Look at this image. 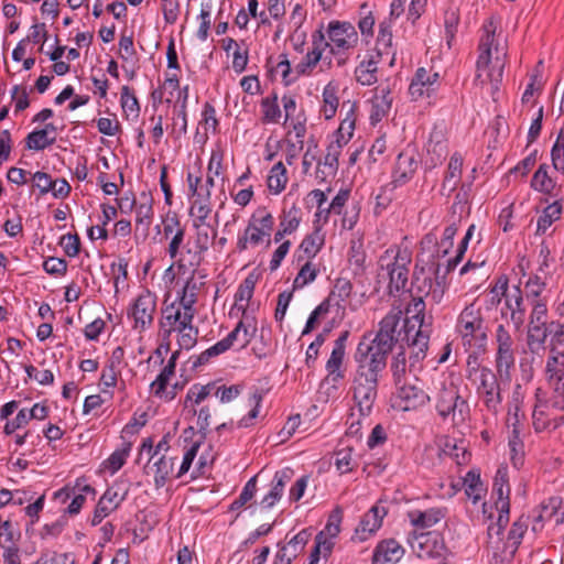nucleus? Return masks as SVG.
<instances>
[{
	"mask_svg": "<svg viewBox=\"0 0 564 564\" xmlns=\"http://www.w3.org/2000/svg\"><path fill=\"white\" fill-rule=\"evenodd\" d=\"M436 239L433 236H424L420 243L413 270L412 288L410 290L412 301L406 306L403 338L410 350V369L426 357L429 348L431 325L425 324L424 297L432 304H440L447 290L445 276L441 275V264L434 262L433 249Z\"/></svg>",
	"mask_w": 564,
	"mask_h": 564,
	"instance_id": "f257e3e1",
	"label": "nucleus"
},
{
	"mask_svg": "<svg viewBox=\"0 0 564 564\" xmlns=\"http://www.w3.org/2000/svg\"><path fill=\"white\" fill-rule=\"evenodd\" d=\"M432 399L435 410L443 421L449 417L454 423L464 421L468 414L469 406L459 394L458 387L444 375H436L432 378Z\"/></svg>",
	"mask_w": 564,
	"mask_h": 564,
	"instance_id": "f03ea898",
	"label": "nucleus"
},
{
	"mask_svg": "<svg viewBox=\"0 0 564 564\" xmlns=\"http://www.w3.org/2000/svg\"><path fill=\"white\" fill-rule=\"evenodd\" d=\"M466 373L486 409L497 413L502 403L501 388L508 383L501 381L496 370L478 365L476 357L471 361V356L468 357Z\"/></svg>",
	"mask_w": 564,
	"mask_h": 564,
	"instance_id": "7ed1b4c3",
	"label": "nucleus"
},
{
	"mask_svg": "<svg viewBox=\"0 0 564 564\" xmlns=\"http://www.w3.org/2000/svg\"><path fill=\"white\" fill-rule=\"evenodd\" d=\"M485 35L481 37L479 43V56L477 59V76L476 79L481 84L489 83L491 85V93L495 94L499 89V84L502 80L505 62L498 55L492 61V48L498 51L495 44V31L496 28L494 22L485 24Z\"/></svg>",
	"mask_w": 564,
	"mask_h": 564,
	"instance_id": "20e7f679",
	"label": "nucleus"
},
{
	"mask_svg": "<svg viewBox=\"0 0 564 564\" xmlns=\"http://www.w3.org/2000/svg\"><path fill=\"white\" fill-rule=\"evenodd\" d=\"M455 328L464 346L474 349L475 352L485 351L488 341V326L479 306L475 303L465 306L457 317Z\"/></svg>",
	"mask_w": 564,
	"mask_h": 564,
	"instance_id": "39448f33",
	"label": "nucleus"
},
{
	"mask_svg": "<svg viewBox=\"0 0 564 564\" xmlns=\"http://www.w3.org/2000/svg\"><path fill=\"white\" fill-rule=\"evenodd\" d=\"M324 33L330 57L334 56L338 66H344L359 42L356 28L350 22L333 20Z\"/></svg>",
	"mask_w": 564,
	"mask_h": 564,
	"instance_id": "423d86ee",
	"label": "nucleus"
},
{
	"mask_svg": "<svg viewBox=\"0 0 564 564\" xmlns=\"http://www.w3.org/2000/svg\"><path fill=\"white\" fill-rule=\"evenodd\" d=\"M492 495L497 497L495 507L498 519L495 524L488 527L489 544H498L502 530L509 522L510 513V486L507 467H499L496 471L492 485Z\"/></svg>",
	"mask_w": 564,
	"mask_h": 564,
	"instance_id": "0eeeda50",
	"label": "nucleus"
},
{
	"mask_svg": "<svg viewBox=\"0 0 564 564\" xmlns=\"http://www.w3.org/2000/svg\"><path fill=\"white\" fill-rule=\"evenodd\" d=\"M495 369L503 383H510L512 380V370L516 366V341L503 325L499 324L494 334Z\"/></svg>",
	"mask_w": 564,
	"mask_h": 564,
	"instance_id": "6e6552de",
	"label": "nucleus"
},
{
	"mask_svg": "<svg viewBox=\"0 0 564 564\" xmlns=\"http://www.w3.org/2000/svg\"><path fill=\"white\" fill-rule=\"evenodd\" d=\"M379 268L386 271L389 276V292L403 291L409 280V264L411 257L406 250H395L393 248L387 249L379 258Z\"/></svg>",
	"mask_w": 564,
	"mask_h": 564,
	"instance_id": "1a4fd4ad",
	"label": "nucleus"
},
{
	"mask_svg": "<svg viewBox=\"0 0 564 564\" xmlns=\"http://www.w3.org/2000/svg\"><path fill=\"white\" fill-rule=\"evenodd\" d=\"M274 226V218L264 208L258 209L250 218L243 234L239 235L237 249L241 252L248 249V245L257 246L267 238V248L270 247L271 231Z\"/></svg>",
	"mask_w": 564,
	"mask_h": 564,
	"instance_id": "9d476101",
	"label": "nucleus"
},
{
	"mask_svg": "<svg viewBox=\"0 0 564 564\" xmlns=\"http://www.w3.org/2000/svg\"><path fill=\"white\" fill-rule=\"evenodd\" d=\"M311 39L312 47L308 50L302 61L294 67L296 77L310 76L319 63L322 70L329 69L332 67L333 59L330 55H324L325 51L327 50V44H325V33L323 25H321L319 29L312 33Z\"/></svg>",
	"mask_w": 564,
	"mask_h": 564,
	"instance_id": "9b49d317",
	"label": "nucleus"
},
{
	"mask_svg": "<svg viewBox=\"0 0 564 564\" xmlns=\"http://www.w3.org/2000/svg\"><path fill=\"white\" fill-rule=\"evenodd\" d=\"M388 354L379 350L366 340V336L357 346L355 360L357 362L356 375L379 379V375L387 366Z\"/></svg>",
	"mask_w": 564,
	"mask_h": 564,
	"instance_id": "f8f14e48",
	"label": "nucleus"
},
{
	"mask_svg": "<svg viewBox=\"0 0 564 564\" xmlns=\"http://www.w3.org/2000/svg\"><path fill=\"white\" fill-rule=\"evenodd\" d=\"M156 311V296L150 291L141 293L128 310V317L133 319V328L142 333L148 329Z\"/></svg>",
	"mask_w": 564,
	"mask_h": 564,
	"instance_id": "ddd939ff",
	"label": "nucleus"
},
{
	"mask_svg": "<svg viewBox=\"0 0 564 564\" xmlns=\"http://www.w3.org/2000/svg\"><path fill=\"white\" fill-rule=\"evenodd\" d=\"M379 379L356 375L352 383V397L361 416H368L378 394Z\"/></svg>",
	"mask_w": 564,
	"mask_h": 564,
	"instance_id": "4468645a",
	"label": "nucleus"
},
{
	"mask_svg": "<svg viewBox=\"0 0 564 564\" xmlns=\"http://www.w3.org/2000/svg\"><path fill=\"white\" fill-rule=\"evenodd\" d=\"M398 406L402 411H415L427 405L432 397L416 382L403 381L395 384Z\"/></svg>",
	"mask_w": 564,
	"mask_h": 564,
	"instance_id": "2eb2a0df",
	"label": "nucleus"
},
{
	"mask_svg": "<svg viewBox=\"0 0 564 564\" xmlns=\"http://www.w3.org/2000/svg\"><path fill=\"white\" fill-rule=\"evenodd\" d=\"M195 314L196 308L182 306L180 302L175 301L163 308L160 326L164 330V334L170 336L173 330L178 328L184 329L193 323Z\"/></svg>",
	"mask_w": 564,
	"mask_h": 564,
	"instance_id": "dca6fc26",
	"label": "nucleus"
},
{
	"mask_svg": "<svg viewBox=\"0 0 564 564\" xmlns=\"http://www.w3.org/2000/svg\"><path fill=\"white\" fill-rule=\"evenodd\" d=\"M349 335V330L340 333L338 338L334 341L333 350L325 365L327 376L324 379V382H332L334 388H336V384L345 378V369L343 366L346 355V343Z\"/></svg>",
	"mask_w": 564,
	"mask_h": 564,
	"instance_id": "f3484780",
	"label": "nucleus"
},
{
	"mask_svg": "<svg viewBox=\"0 0 564 564\" xmlns=\"http://www.w3.org/2000/svg\"><path fill=\"white\" fill-rule=\"evenodd\" d=\"M440 86V75L437 72L419 67L411 79L409 94L411 99L416 101L424 97L433 95Z\"/></svg>",
	"mask_w": 564,
	"mask_h": 564,
	"instance_id": "a211bd4d",
	"label": "nucleus"
},
{
	"mask_svg": "<svg viewBox=\"0 0 564 564\" xmlns=\"http://www.w3.org/2000/svg\"><path fill=\"white\" fill-rule=\"evenodd\" d=\"M387 516L384 507L372 506L360 519L359 524L355 529L354 538L359 542L367 541L382 525V520Z\"/></svg>",
	"mask_w": 564,
	"mask_h": 564,
	"instance_id": "6ab92c4d",
	"label": "nucleus"
},
{
	"mask_svg": "<svg viewBox=\"0 0 564 564\" xmlns=\"http://www.w3.org/2000/svg\"><path fill=\"white\" fill-rule=\"evenodd\" d=\"M193 227L196 229L194 250L187 249L186 256H188L189 267H198L202 261V256L208 250L212 240L216 237L217 231L214 230L213 235H209V226L207 223L198 224L196 218L193 219Z\"/></svg>",
	"mask_w": 564,
	"mask_h": 564,
	"instance_id": "aec40b11",
	"label": "nucleus"
},
{
	"mask_svg": "<svg viewBox=\"0 0 564 564\" xmlns=\"http://www.w3.org/2000/svg\"><path fill=\"white\" fill-rule=\"evenodd\" d=\"M419 167V162L413 151L405 150L401 152L395 162V166L392 172V184L402 186L406 184L414 176Z\"/></svg>",
	"mask_w": 564,
	"mask_h": 564,
	"instance_id": "412c9836",
	"label": "nucleus"
},
{
	"mask_svg": "<svg viewBox=\"0 0 564 564\" xmlns=\"http://www.w3.org/2000/svg\"><path fill=\"white\" fill-rule=\"evenodd\" d=\"M404 553V547L394 539L380 541L373 550L372 564H397Z\"/></svg>",
	"mask_w": 564,
	"mask_h": 564,
	"instance_id": "4be33fe9",
	"label": "nucleus"
},
{
	"mask_svg": "<svg viewBox=\"0 0 564 564\" xmlns=\"http://www.w3.org/2000/svg\"><path fill=\"white\" fill-rule=\"evenodd\" d=\"M292 475L293 471L290 468L278 470L274 474L269 492L260 501L262 508L270 509L282 498Z\"/></svg>",
	"mask_w": 564,
	"mask_h": 564,
	"instance_id": "5701e85b",
	"label": "nucleus"
},
{
	"mask_svg": "<svg viewBox=\"0 0 564 564\" xmlns=\"http://www.w3.org/2000/svg\"><path fill=\"white\" fill-rule=\"evenodd\" d=\"M391 88L389 85H379L373 90V97L371 99V112L370 119L372 122H379L384 118L392 106Z\"/></svg>",
	"mask_w": 564,
	"mask_h": 564,
	"instance_id": "b1692460",
	"label": "nucleus"
},
{
	"mask_svg": "<svg viewBox=\"0 0 564 564\" xmlns=\"http://www.w3.org/2000/svg\"><path fill=\"white\" fill-rule=\"evenodd\" d=\"M123 500L124 496L119 497L116 490L108 488L100 497L95 508L91 525H98L111 511L117 509Z\"/></svg>",
	"mask_w": 564,
	"mask_h": 564,
	"instance_id": "393cba45",
	"label": "nucleus"
},
{
	"mask_svg": "<svg viewBox=\"0 0 564 564\" xmlns=\"http://www.w3.org/2000/svg\"><path fill=\"white\" fill-rule=\"evenodd\" d=\"M192 205L189 208V215L196 218L198 224H203L209 217L212 206V192L199 186L198 193L192 197Z\"/></svg>",
	"mask_w": 564,
	"mask_h": 564,
	"instance_id": "a878e982",
	"label": "nucleus"
},
{
	"mask_svg": "<svg viewBox=\"0 0 564 564\" xmlns=\"http://www.w3.org/2000/svg\"><path fill=\"white\" fill-rule=\"evenodd\" d=\"M153 220V198L149 193L142 192L135 206V227L148 234Z\"/></svg>",
	"mask_w": 564,
	"mask_h": 564,
	"instance_id": "bb28decb",
	"label": "nucleus"
},
{
	"mask_svg": "<svg viewBox=\"0 0 564 564\" xmlns=\"http://www.w3.org/2000/svg\"><path fill=\"white\" fill-rule=\"evenodd\" d=\"M528 529V521L522 518L514 521L511 525L510 531L508 532L507 541L503 543L501 552L505 557L512 558L516 554L519 545L522 542L524 533Z\"/></svg>",
	"mask_w": 564,
	"mask_h": 564,
	"instance_id": "cd10ccee",
	"label": "nucleus"
},
{
	"mask_svg": "<svg viewBox=\"0 0 564 564\" xmlns=\"http://www.w3.org/2000/svg\"><path fill=\"white\" fill-rule=\"evenodd\" d=\"M408 516L411 524L416 529H429L445 517V510L442 508H431L424 511L412 510Z\"/></svg>",
	"mask_w": 564,
	"mask_h": 564,
	"instance_id": "c85d7f7f",
	"label": "nucleus"
},
{
	"mask_svg": "<svg viewBox=\"0 0 564 564\" xmlns=\"http://www.w3.org/2000/svg\"><path fill=\"white\" fill-rule=\"evenodd\" d=\"M463 156L460 153L455 152L448 162V166L442 183V192L451 194L454 192L460 181L463 171Z\"/></svg>",
	"mask_w": 564,
	"mask_h": 564,
	"instance_id": "c756f323",
	"label": "nucleus"
},
{
	"mask_svg": "<svg viewBox=\"0 0 564 564\" xmlns=\"http://www.w3.org/2000/svg\"><path fill=\"white\" fill-rule=\"evenodd\" d=\"M506 307L510 311V319L513 326L519 329L525 321V306L521 290L518 286L507 295Z\"/></svg>",
	"mask_w": 564,
	"mask_h": 564,
	"instance_id": "7c9ffc66",
	"label": "nucleus"
},
{
	"mask_svg": "<svg viewBox=\"0 0 564 564\" xmlns=\"http://www.w3.org/2000/svg\"><path fill=\"white\" fill-rule=\"evenodd\" d=\"M380 56L371 54L368 59H364L355 69L356 80L362 86H371L377 83L378 64Z\"/></svg>",
	"mask_w": 564,
	"mask_h": 564,
	"instance_id": "2f4dec72",
	"label": "nucleus"
},
{
	"mask_svg": "<svg viewBox=\"0 0 564 564\" xmlns=\"http://www.w3.org/2000/svg\"><path fill=\"white\" fill-rule=\"evenodd\" d=\"M465 495L474 505L478 503L485 496L487 488L480 479V474L469 470L463 479Z\"/></svg>",
	"mask_w": 564,
	"mask_h": 564,
	"instance_id": "473e14b6",
	"label": "nucleus"
},
{
	"mask_svg": "<svg viewBox=\"0 0 564 564\" xmlns=\"http://www.w3.org/2000/svg\"><path fill=\"white\" fill-rule=\"evenodd\" d=\"M545 376L549 384L563 381L564 378V355L556 349L551 350L545 365Z\"/></svg>",
	"mask_w": 564,
	"mask_h": 564,
	"instance_id": "72a5a7b5",
	"label": "nucleus"
},
{
	"mask_svg": "<svg viewBox=\"0 0 564 564\" xmlns=\"http://www.w3.org/2000/svg\"><path fill=\"white\" fill-rule=\"evenodd\" d=\"M289 182L288 171L282 161L275 163L268 175L267 184L272 194H280L284 191Z\"/></svg>",
	"mask_w": 564,
	"mask_h": 564,
	"instance_id": "f704fd0d",
	"label": "nucleus"
},
{
	"mask_svg": "<svg viewBox=\"0 0 564 564\" xmlns=\"http://www.w3.org/2000/svg\"><path fill=\"white\" fill-rule=\"evenodd\" d=\"M325 243V237L319 226H314V231L302 240L299 250L303 252L307 260H312Z\"/></svg>",
	"mask_w": 564,
	"mask_h": 564,
	"instance_id": "c9c22d12",
	"label": "nucleus"
},
{
	"mask_svg": "<svg viewBox=\"0 0 564 564\" xmlns=\"http://www.w3.org/2000/svg\"><path fill=\"white\" fill-rule=\"evenodd\" d=\"M154 470V486L156 489L162 488L174 470V458L162 455L152 464Z\"/></svg>",
	"mask_w": 564,
	"mask_h": 564,
	"instance_id": "e433bc0d",
	"label": "nucleus"
},
{
	"mask_svg": "<svg viewBox=\"0 0 564 564\" xmlns=\"http://www.w3.org/2000/svg\"><path fill=\"white\" fill-rule=\"evenodd\" d=\"M402 311L393 308L391 310L379 323V330H382L386 335L392 337L397 341L402 340L403 330H398L399 323L401 321Z\"/></svg>",
	"mask_w": 564,
	"mask_h": 564,
	"instance_id": "4c0bfd02",
	"label": "nucleus"
},
{
	"mask_svg": "<svg viewBox=\"0 0 564 564\" xmlns=\"http://www.w3.org/2000/svg\"><path fill=\"white\" fill-rule=\"evenodd\" d=\"M339 99L337 97V87L333 83H328L323 89V106L321 113L326 120L335 117Z\"/></svg>",
	"mask_w": 564,
	"mask_h": 564,
	"instance_id": "58836bf2",
	"label": "nucleus"
},
{
	"mask_svg": "<svg viewBox=\"0 0 564 564\" xmlns=\"http://www.w3.org/2000/svg\"><path fill=\"white\" fill-rule=\"evenodd\" d=\"M550 405L547 401L541 400L538 397L533 413H532V420H533V426L536 432H542L552 425V421L550 419Z\"/></svg>",
	"mask_w": 564,
	"mask_h": 564,
	"instance_id": "ea45409f",
	"label": "nucleus"
},
{
	"mask_svg": "<svg viewBox=\"0 0 564 564\" xmlns=\"http://www.w3.org/2000/svg\"><path fill=\"white\" fill-rule=\"evenodd\" d=\"M21 533L14 524L6 520L0 523V547L6 550L7 547L15 549L18 541L20 540Z\"/></svg>",
	"mask_w": 564,
	"mask_h": 564,
	"instance_id": "a19ab883",
	"label": "nucleus"
},
{
	"mask_svg": "<svg viewBox=\"0 0 564 564\" xmlns=\"http://www.w3.org/2000/svg\"><path fill=\"white\" fill-rule=\"evenodd\" d=\"M264 397V391L262 389L256 388L251 392L249 397V404L252 405V409L249 411L247 415H245L239 422L238 427H249L253 424V420L259 415V409L261 406L262 400Z\"/></svg>",
	"mask_w": 564,
	"mask_h": 564,
	"instance_id": "79ce46f5",
	"label": "nucleus"
},
{
	"mask_svg": "<svg viewBox=\"0 0 564 564\" xmlns=\"http://www.w3.org/2000/svg\"><path fill=\"white\" fill-rule=\"evenodd\" d=\"M549 333L547 326H528L527 344L529 349L536 352L543 348Z\"/></svg>",
	"mask_w": 564,
	"mask_h": 564,
	"instance_id": "37998d69",
	"label": "nucleus"
},
{
	"mask_svg": "<svg viewBox=\"0 0 564 564\" xmlns=\"http://www.w3.org/2000/svg\"><path fill=\"white\" fill-rule=\"evenodd\" d=\"M203 284V282L196 281L194 276L189 278L185 283L177 302H180L182 306L195 308V303L197 302V292Z\"/></svg>",
	"mask_w": 564,
	"mask_h": 564,
	"instance_id": "c03bdc74",
	"label": "nucleus"
},
{
	"mask_svg": "<svg viewBox=\"0 0 564 564\" xmlns=\"http://www.w3.org/2000/svg\"><path fill=\"white\" fill-rule=\"evenodd\" d=\"M56 137H48L41 129L30 132L25 138V145L29 150L41 151L55 143Z\"/></svg>",
	"mask_w": 564,
	"mask_h": 564,
	"instance_id": "a18cd8bd",
	"label": "nucleus"
},
{
	"mask_svg": "<svg viewBox=\"0 0 564 564\" xmlns=\"http://www.w3.org/2000/svg\"><path fill=\"white\" fill-rule=\"evenodd\" d=\"M562 206L558 202H554L545 207L542 215L538 219V234H544L547 228L560 218Z\"/></svg>",
	"mask_w": 564,
	"mask_h": 564,
	"instance_id": "49530a36",
	"label": "nucleus"
},
{
	"mask_svg": "<svg viewBox=\"0 0 564 564\" xmlns=\"http://www.w3.org/2000/svg\"><path fill=\"white\" fill-rule=\"evenodd\" d=\"M318 274V269L311 261L306 260V262L301 267L297 275L293 281V290H300L312 283Z\"/></svg>",
	"mask_w": 564,
	"mask_h": 564,
	"instance_id": "de8ad7c7",
	"label": "nucleus"
},
{
	"mask_svg": "<svg viewBox=\"0 0 564 564\" xmlns=\"http://www.w3.org/2000/svg\"><path fill=\"white\" fill-rule=\"evenodd\" d=\"M185 230H177L170 239L167 247V254L172 260H175L180 268L185 267L186 256L180 251L184 242Z\"/></svg>",
	"mask_w": 564,
	"mask_h": 564,
	"instance_id": "09e8293b",
	"label": "nucleus"
},
{
	"mask_svg": "<svg viewBox=\"0 0 564 564\" xmlns=\"http://www.w3.org/2000/svg\"><path fill=\"white\" fill-rule=\"evenodd\" d=\"M456 232H457V226L455 224H451L447 227H445L440 245L436 241V247L433 249L435 263H438L436 261V259L440 258V251H441L440 249L441 248H442V257H444L447 254L448 250L453 247V239H454ZM426 236H430V234H427ZM431 236H432V234H431ZM433 237L437 240L436 236L433 235Z\"/></svg>",
	"mask_w": 564,
	"mask_h": 564,
	"instance_id": "8fccbe9b",
	"label": "nucleus"
},
{
	"mask_svg": "<svg viewBox=\"0 0 564 564\" xmlns=\"http://www.w3.org/2000/svg\"><path fill=\"white\" fill-rule=\"evenodd\" d=\"M400 348L401 350L393 356L390 365L394 386L402 383L403 381H406V357L402 345L400 346Z\"/></svg>",
	"mask_w": 564,
	"mask_h": 564,
	"instance_id": "3c124183",
	"label": "nucleus"
},
{
	"mask_svg": "<svg viewBox=\"0 0 564 564\" xmlns=\"http://www.w3.org/2000/svg\"><path fill=\"white\" fill-rule=\"evenodd\" d=\"M392 46V31L390 24L381 22L376 42V55L389 54Z\"/></svg>",
	"mask_w": 564,
	"mask_h": 564,
	"instance_id": "603ef678",
	"label": "nucleus"
},
{
	"mask_svg": "<svg viewBox=\"0 0 564 564\" xmlns=\"http://www.w3.org/2000/svg\"><path fill=\"white\" fill-rule=\"evenodd\" d=\"M459 11L456 8H448L444 12V26H445V37L448 46H451L452 41L455 39L457 33L458 24H459Z\"/></svg>",
	"mask_w": 564,
	"mask_h": 564,
	"instance_id": "864d4df0",
	"label": "nucleus"
},
{
	"mask_svg": "<svg viewBox=\"0 0 564 564\" xmlns=\"http://www.w3.org/2000/svg\"><path fill=\"white\" fill-rule=\"evenodd\" d=\"M531 184L534 189L545 193H550L554 188L555 183L549 176L546 164L539 166L532 177Z\"/></svg>",
	"mask_w": 564,
	"mask_h": 564,
	"instance_id": "5fc2aeb1",
	"label": "nucleus"
},
{
	"mask_svg": "<svg viewBox=\"0 0 564 564\" xmlns=\"http://www.w3.org/2000/svg\"><path fill=\"white\" fill-rule=\"evenodd\" d=\"M528 326H547V306L545 301L536 300L531 302Z\"/></svg>",
	"mask_w": 564,
	"mask_h": 564,
	"instance_id": "6e6d98bb",
	"label": "nucleus"
},
{
	"mask_svg": "<svg viewBox=\"0 0 564 564\" xmlns=\"http://www.w3.org/2000/svg\"><path fill=\"white\" fill-rule=\"evenodd\" d=\"M261 110L263 113L262 121L270 123V122H279V119L281 118V109L278 104V97L273 96L272 98L267 97L263 98L261 101Z\"/></svg>",
	"mask_w": 564,
	"mask_h": 564,
	"instance_id": "4d7b16f0",
	"label": "nucleus"
},
{
	"mask_svg": "<svg viewBox=\"0 0 564 564\" xmlns=\"http://www.w3.org/2000/svg\"><path fill=\"white\" fill-rule=\"evenodd\" d=\"M256 491H257V476H253L246 482L240 495L238 496V498H236L231 502L229 509L231 511L239 510L254 497Z\"/></svg>",
	"mask_w": 564,
	"mask_h": 564,
	"instance_id": "13d9d810",
	"label": "nucleus"
},
{
	"mask_svg": "<svg viewBox=\"0 0 564 564\" xmlns=\"http://www.w3.org/2000/svg\"><path fill=\"white\" fill-rule=\"evenodd\" d=\"M131 444L126 443L121 448L116 449L107 459L106 467L111 474L117 473L124 464L129 456Z\"/></svg>",
	"mask_w": 564,
	"mask_h": 564,
	"instance_id": "bf43d9fd",
	"label": "nucleus"
},
{
	"mask_svg": "<svg viewBox=\"0 0 564 564\" xmlns=\"http://www.w3.org/2000/svg\"><path fill=\"white\" fill-rule=\"evenodd\" d=\"M120 101L122 110L124 113H127V116L132 115L133 118H137L139 116L140 106L138 99L128 86H123L121 88Z\"/></svg>",
	"mask_w": 564,
	"mask_h": 564,
	"instance_id": "052dcab7",
	"label": "nucleus"
},
{
	"mask_svg": "<svg viewBox=\"0 0 564 564\" xmlns=\"http://www.w3.org/2000/svg\"><path fill=\"white\" fill-rule=\"evenodd\" d=\"M335 466L340 474H347L354 470L355 462L352 459V449L347 447L335 453Z\"/></svg>",
	"mask_w": 564,
	"mask_h": 564,
	"instance_id": "680f3d73",
	"label": "nucleus"
},
{
	"mask_svg": "<svg viewBox=\"0 0 564 564\" xmlns=\"http://www.w3.org/2000/svg\"><path fill=\"white\" fill-rule=\"evenodd\" d=\"M301 216L300 209L292 206L288 212H284L279 226L283 228L284 232L293 234L300 226Z\"/></svg>",
	"mask_w": 564,
	"mask_h": 564,
	"instance_id": "e2e57ef3",
	"label": "nucleus"
},
{
	"mask_svg": "<svg viewBox=\"0 0 564 564\" xmlns=\"http://www.w3.org/2000/svg\"><path fill=\"white\" fill-rule=\"evenodd\" d=\"M224 352L225 351H224L223 347L220 346V344L216 343L215 345H213L209 348H207L206 350H204L200 355L192 356L188 359V362L191 364L192 369H197L198 367L207 364L212 358L217 357Z\"/></svg>",
	"mask_w": 564,
	"mask_h": 564,
	"instance_id": "0e129e2a",
	"label": "nucleus"
},
{
	"mask_svg": "<svg viewBox=\"0 0 564 564\" xmlns=\"http://www.w3.org/2000/svg\"><path fill=\"white\" fill-rule=\"evenodd\" d=\"M199 124L205 130V137H207L208 131H212L213 133L217 132L218 119L216 118V110L212 104L206 102L204 105Z\"/></svg>",
	"mask_w": 564,
	"mask_h": 564,
	"instance_id": "69168bd1",
	"label": "nucleus"
},
{
	"mask_svg": "<svg viewBox=\"0 0 564 564\" xmlns=\"http://www.w3.org/2000/svg\"><path fill=\"white\" fill-rule=\"evenodd\" d=\"M213 389H215V383H208L206 386H192L186 394L185 406H187L188 401L193 402L194 404L202 403L212 393Z\"/></svg>",
	"mask_w": 564,
	"mask_h": 564,
	"instance_id": "338daca9",
	"label": "nucleus"
},
{
	"mask_svg": "<svg viewBox=\"0 0 564 564\" xmlns=\"http://www.w3.org/2000/svg\"><path fill=\"white\" fill-rule=\"evenodd\" d=\"M552 164L556 171L564 173V133L560 132L556 142L554 143L552 151Z\"/></svg>",
	"mask_w": 564,
	"mask_h": 564,
	"instance_id": "774afa93",
	"label": "nucleus"
}]
</instances>
